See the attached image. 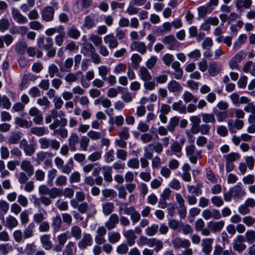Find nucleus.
I'll return each instance as SVG.
<instances>
[{"mask_svg": "<svg viewBox=\"0 0 255 255\" xmlns=\"http://www.w3.org/2000/svg\"><path fill=\"white\" fill-rule=\"evenodd\" d=\"M85 199V194L81 191L76 193L75 198L71 200L70 204L73 208L77 209L81 214L85 213L88 209V205L86 202H83Z\"/></svg>", "mask_w": 255, "mask_h": 255, "instance_id": "nucleus-1", "label": "nucleus"}, {"mask_svg": "<svg viewBox=\"0 0 255 255\" xmlns=\"http://www.w3.org/2000/svg\"><path fill=\"white\" fill-rule=\"evenodd\" d=\"M246 194L245 190L243 189L241 183H238L237 185L231 188L229 191L224 193V199L226 202H230L232 198L241 199Z\"/></svg>", "mask_w": 255, "mask_h": 255, "instance_id": "nucleus-2", "label": "nucleus"}, {"mask_svg": "<svg viewBox=\"0 0 255 255\" xmlns=\"http://www.w3.org/2000/svg\"><path fill=\"white\" fill-rule=\"evenodd\" d=\"M38 143L41 149H45L51 148L54 150H58L60 146L58 140L46 137H41L38 139Z\"/></svg>", "mask_w": 255, "mask_h": 255, "instance_id": "nucleus-3", "label": "nucleus"}, {"mask_svg": "<svg viewBox=\"0 0 255 255\" xmlns=\"http://www.w3.org/2000/svg\"><path fill=\"white\" fill-rule=\"evenodd\" d=\"M185 151L190 161L193 164H196L197 159H200L202 157V150H196V147L193 144L186 146Z\"/></svg>", "mask_w": 255, "mask_h": 255, "instance_id": "nucleus-4", "label": "nucleus"}, {"mask_svg": "<svg viewBox=\"0 0 255 255\" xmlns=\"http://www.w3.org/2000/svg\"><path fill=\"white\" fill-rule=\"evenodd\" d=\"M161 41L167 46L169 50H179L180 43L172 34L168 35L162 37Z\"/></svg>", "mask_w": 255, "mask_h": 255, "instance_id": "nucleus-5", "label": "nucleus"}, {"mask_svg": "<svg viewBox=\"0 0 255 255\" xmlns=\"http://www.w3.org/2000/svg\"><path fill=\"white\" fill-rule=\"evenodd\" d=\"M245 241H247L245 236V237L243 235L237 236L233 242L234 250L238 253L244 251L247 248V246L245 244Z\"/></svg>", "mask_w": 255, "mask_h": 255, "instance_id": "nucleus-6", "label": "nucleus"}, {"mask_svg": "<svg viewBox=\"0 0 255 255\" xmlns=\"http://www.w3.org/2000/svg\"><path fill=\"white\" fill-rule=\"evenodd\" d=\"M244 127V122L240 119H232L228 121V127L231 134L235 133L238 130H241Z\"/></svg>", "mask_w": 255, "mask_h": 255, "instance_id": "nucleus-7", "label": "nucleus"}, {"mask_svg": "<svg viewBox=\"0 0 255 255\" xmlns=\"http://www.w3.org/2000/svg\"><path fill=\"white\" fill-rule=\"evenodd\" d=\"M201 215L206 220H209L211 219L218 220L221 218L220 211L215 209H205L202 211Z\"/></svg>", "mask_w": 255, "mask_h": 255, "instance_id": "nucleus-8", "label": "nucleus"}, {"mask_svg": "<svg viewBox=\"0 0 255 255\" xmlns=\"http://www.w3.org/2000/svg\"><path fill=\"white\" fill-rule=\"evenodd\" d=\"M37 45L40 49L46 50L53 46V42L51 37H45L44 36L42 35L37 38Z\"/></svg>", "mask_w": 255, "mask_h": 255, "instance_id": "nucleus-9", "label": "nucleus"}, {"mask_svg": "<svg viewBox=\"0 0 255 255\" xmlns=\"http://www.w3.org/2000/svg\"><path fill=\"white\" fill-rule=\"evenodd\" d=\"M55 10L53 6L47 5L43 8L41 12L42 19L46 22L53 20Z\"/></svg>", "mask_w": 255, "mask_h": 255, "instance_id": "nucleus-10", "label": "nucleus"}, {"mask_svg": "<svg viewBox=\"0 0 255 255\" xmlns=\"http://www.w3.org/2000/svg\"><path fill=\"white\" fill-rule=\"evenodd\" d=\"M97 17V14L96 13H92L86 16L84 19V22L83 24V27L88 29L95 27L98 22Z\"/></svg>", "mask_w": 255, "mask_h": 255, "instance_id": "nucleus-11", "label": "nucleus"}, {"mask_svg": "<svg viewBox=\"0 0 255 255\" xmlns=\"http://www.w3.org/2000/svg\"><path fill=\"white\" fill-rule=\"evenodd\" d=\"M93 244V238L91 234H84L82 239L78 242V246L80 250H84Z\"/></svg>", "mask_w": 255, "mask_h": 255, "instance_id": "nucleus-12", "label": "nucleus"}, {"mask_svg": "<svg viewBox=\"0 0 255 255\" xmlns=\"http://www.w3.org/2000/svg\"><path fill=\"white\" fill-rule=\"evenodd\" d=\"M214 239L208 238L202 239L201 241V251L205 255L210 254L212 249Z\"/></svg>", "mask_w": 255, "mask_h": 255, "instance_id": "nucleus-13", "label": "nucleus"}, {"mask_svg": "<svg viewBox=\"0 0 255 255\" xmlns=\"http://www.w3.org/2000/svg\"><path fill=\"white\" fill-rule=\"evenodd\" d=\"M172 243L175 249L187 248L191 246V243L189 240L182 239L180 237L173 239L172 240Z\"/></svg>", "mask_w": 255, "mask_h": 255, "instance_id": "nucleus-14", "label": "nucleus"}, {"mask_svg": "<svg viewBox=\"0 0 255 255\" xmlns=\"http://www.w3.org/2000/svg\"><path fill=\"white\" fill-rule=\"evenodd\" d=\"M107 230L105 227L101 226L98 228L95 237V241L97 245H101L106 242L105 236Z\"/></svg>", "mask_w": 255, "mask_h": 255, "instance_id": "nucleus-15", "label": "nucleus"}, {"mask_svg": "<svg viewBox=\"0 0 255 255\" xmlns=\"http://www.w3.org/2000/svg\"><path fill=\"white\" fill-rule=\"evenodd\" d=\"M186 139L185 137L182 136L180 138L179 141H174L170 145V149L171 151L176 154L178 157H180L181 155H179L178 153H180L182 149V146L185 143Z\"/></svg>", "mask_w": 255, "mask_h": 255, "instance_id": "nucleus-16", "label": "nucleus"}, {"mask_svg": "<svg viewBox=\"0 0 255 255\" xmlns=\"http://www.w3.org/2000/svg\"><path fill=\"white\" fill-rule=\"evenodd\" d=\"M28 114L30 116L33 117V121L36 125H41L42 123V115L37 108L34 107L30 108Z\"/></svg>", "mask_w": 255, "mask_h": 255, "instance_id": "nucleus-17", "label": "nucleus"}, {"mask_svg": "<svg viewBox=\"0 0 255 255\" xmlns=\"http://www.w3.org/2000/svg\"><path fill=\"white\" fill-rule=\"evenodd\" d=\"M11 15L14 20L19 24H25L28 22V19L18 9L15 7L11 8Z\"/></svg>", "mask_w": 255, "mask_h": 255, "instance_id": "nucleus-18", "label": "nucleus"}, {"mask_svg": "<svg viewBox=\"0 0 255 255\" xmlns=\"http://www.w3.org/2000/svg\"><path fill=\"white\" fill-rule=\"evenodd\" d=\"M92 0H79L73 6V10L74 13H77L83 9L86 8L90 6Z\"/></svg>", "mask_w": 255, "mask_h": 255, "instance_id": "nucleus-19", "label": "nucleus"}, {"mask_svg": "<svg viewBox=\"0 0 255 255\" xmlns=\"http://www.w3.org/2000/svg\"><path fill=\"white\" fill-rule=\"evenodd\" d=\"M104 41L111 49L116 48L119 45L118 39L113 34L106 35L104 37Z\"/></svg>", "mask_w": 255, "mask_h": 255, "instance_id": "nucleus-20", "label": "nucleus"}, {"mask_svg": "<svg viewBox=\"0 0 255 255\" xmlns=\"http://www.w3.org/2000/svg\"><path fill=\"white\" fill-rule=\"evenodd\" d=\"M225 221L223 220L210 221L208 223V227L210 228L212 233H215L221 231L225 226Z\"/></svg>", "mask_w": 255, "mask_h": 255, "instance_id": "nucleus-21", "label": "nucleus"}, {"mask_svg": "<svg viewBox=\"0 0 255 255\" xmlns=\"http://www.w3.org/2000/svg\"><path fill=\"white\" fill-rule=\"evenodd\" d=\"M40 241L42 247L46 251H50L53 248V244L50 240V235L44 234L40 237Z\"/></svg>", "mask_w": 255, "mask_h": 255, "instance_id": "nucleus-22", "label": "nucleus"}, {"mask_svg": "<svg viewBox=\"0 0 255 255\" xmlns=\"http://www.w3.org/2000/svg\"><path fill=\"white\" fill-rule=\"evenodd\" d=\"M123 236L126 239V243L128 246H132L135 244L136 236L133 230L129 229L124 231Z\"/></svg>", "mask_w": 255, "mask_h": 255, "instance_id": "nucleus-23", "label": "nucleus"}, {"mask_svg": "<svg viewBox=\"0 0 255 255\" xmlns=\"http://www.w3.org/2000/svg\"><path fill=\"white\" fill-rule=\"evenodd\" d=\"M119 222V217L117 214L114 213L112 214L109 220L105 223V228L109 230L115 229L116 225Z\"/></svg>", "mask_w": 255, "mask_h": 255, "instance_id": "nucleus-24", "label": "nucleus"}, {"mask_svg": "<svg viewBox=\"0 0 255 255\" xmlns=\"http://www.w3.org/2000/svg\"><path fill=\"white\" fill-rule=\"evenodd\" d=\"M20 168L22 170L24 171L29 176H31L34 173L33 166L29 160H22L20 164Z\"/></svg>", "mask_w": 255, "mask_h": 255, "instance_id": "nucleus-25", "label": "nucleus"}, {"mask_svg": "<svg viewBox=\"0 0 255 255\" xmlns=\"http://www.w3.org/2000/svg\"><path fill=\"white\" fill-rule=\"evenodd\" d=\"M130 47L141 54H144L147 51L146 46L143 42L137 41H132Z\"/></svg>", "mask_w": 255, "mask_h": 255, "instance_id": "nucleus-26", "label": "nucleus"}, {"mask_svg": "<svg viewBox=\"0 0 255 255\" xmlns=\"http://www.w3.org/2000/svg\"><path fill=\"white\" fill-rule=\"evenodd\" d=\"M30 132L31 134L36 135L37 136H42L47 134L49 131L47 128L44 127H34L30 128Z\"/></svg>", "mask_w": 255, "mask_h": 255, "instance_id": "nucleus-27", "label": "nucleus"}, {"mask_svg": "<svg viewBox=\"0 0 255 255\" xmlns=\"http://www.w3.org/2000/svg\"><path fill=\"white\" fill-rule=\"evenodd\" d=\"M144 150H148L151 152L154 150L156 153L160 154L163 151V145L159 142L150 143L144 147Z\"/></svg>", "mask_w": 255, "mask_h": 255, "instance_id": "nucleus-28", "label": "nucleus"}, {"mask_svg": "<svg viewBox=\"0 0 255 255\" xmlns=\"http://www.w3.org/2000/svg\"><path fill=\"white\" fill-rule=\"evenodd\" d=\"M221 66L218 62L212 61L209 64L208 72L209 74L212 76L217 75L220 72Z\"/></svg>", "mask_w": 255, "mask_h": 255, "instance_id": "nucleus-29", "label": "nucleus"}, {"mask_svg": "<svg viewBox=\"0 0 255 255\" xmlns=\"http://www.w3.org/2000/svg\"><path fill=\"white\" fill-rule=\"evenodd\" d=\"M35 226L33 223H31L24 228L23 233V236L24 240L32 238L34 236V229Z\"/></svg>", "mask_w": 255, "mask_h": 255, "instance_id": "nucleus-30", "label": "nucleus"}, {"mask_svg": "<svg viewBox=\"0 0 255 255\" xmlns=\"http://www.w3.org/2000/svg\"><path fill=\"white\" fill-rule=\"evenodd\" d=\"M77 252L75 243L69 241L65 246L63 251L65 255H74Z\"/></svg>", "mask_w": 255, "mask_h": 255, "instance_id": "nucleus-31", "label": "nucleus"}, {"mask_svg": "<svg viewBox=\"0 0 255 255\" xmlns=\"http://www.w3.org/2000/svg\"><path fill=\"white\" fill-rule=\"evenodd\" d=\"M214 9V7H211L207 4L200 6L197 8L198 16L200 17L204 18L208 13H211Z\"/></svg>", "mask_w": 255, "mask_h": 255, "instance_id": "nucleus-32", "label": "nucleus"}, {"mask_svg": "<svg viewBox=\"0 0 255 255\" xmlns=\"http://www.w3.org/2000/svg\"><path fill=\"white\" fill-rule=\"evenodd\" d=\"M79 136L76 133H72L68 138V145L71 151L77 149V144L78 142Z\"/></svg>", "mask_w": 255, "mask_h": 255, "instance_id": "nucleus-33", "label": "nucleus"}, {"mask_svg": "<svg viewBox=\"0 0 255 255\" xmlns=\"http://www.w3.org/2000/svg\"><path fill=\"white\" fill-rule=\"evenodd\" d=\"M252 4V0H235V4L238 10H242L243 8L249 9Z\"/></svg>", "mask_w": 255, "mask_h": 255, "instance_id": "nucleus-34", "label": "nucleus"}, {"mask_svg": "<svg viewBox=\"0 0 255 255\" xmlns=\"http://www.w3.org/2000/svg\"><path fill=\"white\" fill-rule=\"evenodd\" d=\"M62 220L59 215H57L52 219L51 226L53 233H57L61 229Z\"/></svg>", "mask_w": 255, "mask_h": 255, "instance_id": "nucleus-35", "label": "nucleus"}, {"mask_svg": "<svg viewBox=\"0 0 255 255\" xmlns=\"http://www.w3.org/2000/svg\"><path fill=\"white\" fill-rule=\"evenodd\" d=\"M103 174L104 180L108 182H111L113 181L112 167L110 166H103L102 167Z\"/></svg>", "mask_w": 255, "mask_h": 255, "instance_id": "nucleus-36", "label": "nucleus"}, {"mask_svg": "<svg viewBox=\"0 0 255 255\" xmlns=\"http://www.w3.org/2000/svg\"><path fill=\"white\" fill-rule=\"evenodd\" d=\"M172 108L174 111L178 112L179 114H186V106L181 100H179L176 102H174L172 106Z\"/></svg>", "mask_w": 255, "mask_h": 255, "instance_id": "nucleus-37", "label": "nucleus"}, {"mask_svg": "<svg viewBox=\"0 0 255 255\" xmlns=\"http://www.w3.org/2000/svg\"><path fill=\"white\" fill-rule=\"evenodd\" d=\"M67 34L71 38L77 39L80 36L81 32L75 25H72L68 28Z\"/></svg>", "mask_w": 255, "mask_h": 255, "instance_id": "nucleus-38", "label": "nucleus"}, {"mask_svg": "<svg viewBox=\"0 0 255 255\" xmlns=\"http://www.w3.org/2000/svg\"><path fill=\"white\" fill-rule=\"evenodd\" d=\"M60 29H61L60 32L54 38L55 44L58 46H61L63 44L66 37L65 28L62 29V28H60Z\"/></svg>", "mask_w": 255, "mask_h": 255, "instance_id": "nucleus-39", "label": "nucleus"}, {"mask_svg": "<svg viewBox=\"0 0 255 255\" xmlns=\"http://www.w3.org/2000/svg\"><path fill=\"white\" fill-rule=\"evenodd\" d=\"M15 124L22 128H29L32 125V122L30 121L22 119L20 117H16L15 119Z\"/></svg>", "mask_w": 255, "mask_h": 255, "instance_id": "nucleus-40", "label": "nucleus"}, {"mask_svg": "<svg viewBox=\"0 0 255 255\" xmlns=\"http://www.w3.org/2000/svg\"><path fill=\"white\" fill-rule=\"evenodd\" d=\"M18 225L17 220L12 216H8L6 218V223L5 226L9 229H12L16 227Z\"/></svg>", "mask_w": 255, "mask_h": 255, "instance_id": "nucleus-41", "label": "nucleus"}, {"mask_svg": "<svg viewBox=\"0 0 255 255\" xmlns=\"http://www.w3.org/2000/svg\"><path fill=\"white\" fill-rule=\"evenodd\" d=\"M74 168V161L72 158H70L68 162L63 165L60 170L62 173L69 174Z\"/></svg>", "mask_w": 255, "mask_h": 255, "instance_id": "nucleus-42", "label": "nucleus"}, {"mask_svg": "<svg viewBox=\"0 0 255 255\" xmlns=\"http://www.w3.org/2000/svg\"><path fill=\"white\" fill-rule=\"evenodd\" d=\"M180 119L179 117L175 116L169 119L167 128L168 130L172 133L175 130V127H176L179 123Z\"/></svg>", "mask_w": 255, "mask_h": 255, "instance_id": "nucleus-43", "label": "nucleus"}, {"mask_svg": "<svg viewBox=\"0 0 255 255\" xmlns=\"http://www.w3.org/2000/svg\"><path fill=\"white\" fill-rule=\"evenodd\" d=\"M82 236V230L78 226L75 225L70 229V238L73 237L76 240L80 239Z\"/></svg>", "mask_w": 255, "mask_h": 255, "instance_id": "nucleus-44", "label": "nucleus"}, {"mask_svg": "<svg viewBox=\"0 0 255 255\" xmlns=\"http://www.w3.org/2000/svg\"><path fill=\"white\" fill-rule=\"evenodd\" d=\"M182 98L186 103H189L191 102L196 103L198 101V99L196 96H194L191 93L188 91H185L184 93Z\"/></svg>", "mask_w": 255, "mask_h": 255, "instance_id": "nucleus-45", "label": "nucleus"}, {"mask_svg": "<svg viewBox=\"0 0 255 255\" xmlns=\"http://www.w3.org/2000/svg\"><path fill=\"white\" fill-rule=\"evenodd\" d=\"M67 124V119L65 118H61L60 120L56 119L53 123L50 125L49 128L52 130H54L59 126H60L61 127H64Z\"/></svg>", "mask_w": 255, "mask_h": 255, "instance_id": "nucleus-46", "label": "nucleus"}, {"mask_svg": "<svg viewBox=\"0 0 255 255\" xmlns=\"http://www.w3.org/2000/svg\"><path fill=\"white\" fill-rule=\"evenodd\" d=\"M225 161L234 163L240 159L241 156L238 152H232L224 156Z\"/></svg>", "mask_w": 255, "mask_h": 255, "instance_id": "nucleus-47", "label": "nucleus"}, {"mask_svg": "<svg viewBox=\"0 0 255 255\" xmlns=\"http://www.w3.org/2000/svg\"><path fill=\"white\" fill-rule=\"evenodd\" d=\"M138 74L142 80H151L152 78L149 72L145 67H141L139 68Z\"/></svg>", "mask_w": 255, "mask_h": 255, "instance_id": "nucleus-48", "label": "nucleus"}, {"mask_svg": "<svg viewBox=\"0 0 255 255\" xmlns=\"http://www.w3.org/2000/svg\"><path fill=\"white\" fill-rule=\"evenodd\" d=\"M150 247H155L154 250L156 253H158L163 248V243L160 240L155 238H152Z\"/></svg>", "mask_w": 255, "mask_h": 255, "instance_id": "nucleus-49", "label": "nucleus"}, {"mask_svg": "<svg viewBox=\"0 0 255 255\" xmlns=\"http://www.w3.org/2000/svg\"><path fill=\"white\" fill-rule=\"evenodd\" d=\"M130 59L131 61V66L135 69H137L139 67L140 63L142 60L141 57L137 53L132 54Z\"/></svg>", "mask_w": 255, "mask_h": 255, "instance_id": "nucleus-50", "label": "nucleus"}, {"mask_svg": "<svg viewBox=\"0 0 255 255\" xmlns=\"http://www.w3.org/2000/svg\"><path fill=\"white\" fill-rule=\"evenodd\" d=\"M114 208V204L112 202H107L102 204L103 212L106 216L111 214L113 212Z\"/></svg>", "mask_w": 255, "mask_h": 255, "instance_id": "nucleus-51", "label": "nucleus"}, {"mask_svg": "<svg viewBox=\"0 0 255 255\" xmlns=\"http://www.w3.org/2000/svg\"><path fill=\"white\" fill-rule=\"evenodd\" d=\"M201 116L202 121L204 123H215L216 122V119L215 116L212 113H201Z\"/></svg>", "mask_w": 255, "mask_h": 255, "instance_id": "nucleus-52", "label": "nucleus"}, {"mask_svg": "<svg viewBox=\"0 0 255 255\" xmlns=\"http://www.w3.org/2000/svg\"><path fill=\"white\" fill-rule=\"evenodd\" d=\"M158 228L159 226L157 224H153L146 228L145 234L149 237L153 236L157 233Z\"/></svg>", "mask_w": 255, "mask_h": 255, "instance_id": "nucleus-53", "label": "nucleus"}, {"mask_svg": "<svg viewBox=\"0 0 255 255\" xmlns=\"http://www.w3.org/2000/svg\"><path fill=\"white\" fill-rule=\"evenodd\" d=\"M243 70L246 73L250 71V73L255 76V64H253L252 61H248L244 65Z\"/></svg>", "mask_w": 255, "mask_h": 255, "instance_id": "nucleus-54", "label": "nucleus"}, {"mask_svg": "<svg viewBox=\"0 0 255 255\" xmlns=\"http://www.w3.org/2000/svg\"><path fill=\"white\" fill-rule=\"evenodd\" d=\"M20 139V133L19 132H13L10 134L8 139V141L9 144H16L19 143Z\"/></svg>", "mask_w": 255, "mask_h": 255, "instance_id": "nucleus-55", "label": "nucleus"}, {"mask_svg": "<svg viewBox=\"0 0 255 255\" xmlns=\"http://www.w3.org/2000/svg\"><path fill=\"white\" fill-rule=\"evenodd\" d=\"M12 237L16 243H20L24 241L23 233L20 229L15 230L13 232Z\"/></svg>", "mask_w": 255, "mask_h": 255, "instance_id": "nucleus-56", "label": "nucleus"}, {"mask_svg": "<svg viewBox=\"0 0 255 255\" xmlns=\"http://www.w3.org/2000/svg\"><path fill=\"white\" fill-rule=\"evenodd\" d=\"M73 65V59L72 58H68L64 61L63 65L60 67L61 71L69 72Z\"/></svg>", "mask_w": 255, "mask_h": 255, "instance_id": "nucleus-57", "label": "nucleus"}, {"mask_svg": "<svg viewBox=\"0 0 255 255\" xmlns=\"http://www.w3.org/2000/svg\"><path fill=\"white\" fill-rule=\"evenodd\" d=\"M11 105V103L7 96L0 95V107L8 110L10 108Z\"/></svg>", "mask_w": 255, "mask_h": 255, "instance_id": "nucleus-58", "label": "nucleus"}, {"mask_svg": "<svg viewBox=\"0 0 255 255\" xmlns=\"http://www.w3.org/2000/svg\"><path fill=\"white\" fill-rule=\"evenodd\" d=\"M27 46V43L24 41H19L15 45V51L20 55H23Z\"/></svg>", "mask_w": 255, "mask_h": 255, "instance_id": "nucleus-59", "label": "nucleus"}, {"mask_svg": "<svg viewBox=\"0 0 255 255\" xmlns=\"http://www.w3.org/2000/svg\"><path fill=\"white\" fill-rule=\"evenodd\" d=\"M121 238V234L117 232H112L108 234L109 242L112 244H115L118 242L120 240Z\"/></svg>", "mask_w": 255, "mask_h": 255, "instance_id": "nucleus-60", "label": "nucleus"}, {"mask_svg": "<svg viewBox=\"0 0 255 255\" xmlns=\"http://www.w3.org/2000/svg\"><path fill=\"white\" fill-rule=\"evenodd\" d=\"M168 88L169 90L172 92H179L182 89L180 84L176 81H171L168 84Z\"/></svg>", "mask_w": 255, "mask_h": 255, "instance_id": "nucleus-61", "label": "nucleus"}, {"mask_svg": "<svg viewBox=\"0 0 255 255\" xmlns=\"http://www.w3.org/2000/svg\"><path fill=\"white\" fill-rule=\"evenodd\" d=\"M105 162L109 163L114 161L115 159V151L113 149H111L106 151L104 155Z\"/></svg>", "mask_w": 255, "mask_h": 255, "instance_id": "nucleus-62", "label": "nucleus"}, {"mask_svg": "<svg viewBox=\"0 0 255 255\" xmlns=\"http://www.w3.org/2000/svg\"><path fill=\"white\" fill-rule=\"evenodd\" d=\"M50 198H56L57 197L63 196V190L56 187H53L50 189L49 194Z\"/></svg>", "mask_w": 255, "mask_h": 255, "instance_id": "nucleus-63", "label": "nucleus"}, {"mask_svg": "<svg viewBox=\"0 0 255 255\" xmlns=\"http://www.w3.org/2000/svg\"><path fill=\"white\" fill-rule=\"evenodd\" d=\"M23 150L26 155L30 156L35 152L36 150V145L34 143H29Z\"/></svg>", "mask_w": 255, "mask_h": 255, "instance_id": "nucleus-64", "label": "nucleus"}]
</instances>
